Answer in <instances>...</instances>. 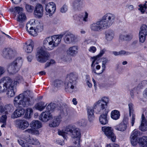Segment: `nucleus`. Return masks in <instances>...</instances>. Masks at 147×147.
Here are the masks:
<instances>
[{
    "mask_svg": "<svg viewBox=\"0 0 147 147\" xmlns=\"http://www.w3.org/2000/svg\"><path fill=\"white\" fill-rule=\"evenodd\" d=\"M147 35V26L143 24L141 27L139 32V40L140 42H144Z\"/></svg>",
    "mask_w": 147,
    "mask_h": 147,
    "instance_id": "nucleus-15",
    "label": "nucleus"
},
{
    "mask_svg": "<svg viewBox=\"0 0 147 147\" xmlns=\"http://www.w3.org/2000/svg\"><path fill=\"white\" fill-rule=\"evenodd\" d=\"M108 61V59L106 58H102V64H106Z\"/></svg>",
    "mask_w": 147,
    "mask_h": 147,
    "instance_id": "nucleus-61",
    "label": "nucleus"
},
{
    "mask_svg": "<svg viewBox=\"0 0 147 147\" xmlns=\"http://www.w3.org/2000/svg\"><path fill=\"white\" fill-rule=\"evenodd\" d=\"M23 139L25 140L29 144L32 145H36L40 144L38 139L35 138L31 137L29 136H28L23 137Z\"/></svg>",
    "mask_w": 147,
    "mask_h": 147,
    "instance_id": "nucleus-24",
    "label": "nucleus"
},
{
    "mask_svg": "<svg viewBox=\"0 0 147 147\" xmlns=\"http://www.w3.org/2000/svg\"><path fill=\"white\" fill-rule=\"evenodd\" d=\"M37 30V33L39 32L42 31L43 30V27L42 26H41L40 24H39L37 26L36 29Z\"/></svg>",
    "mask_w": 147,
    "mask_h": 147,
    "instance_id": "nucleus-56",
    "label": "nucleus"
},
{
    "mask_svg": "<svg viewBox=\"0 0 147 147\" xmlns=\"http://www.w3.org/2000/svg\"><path fill=\"white\" fill-rule=\"evenodd\" d=\"M95 60H93L91 65V69L92 73H94L96 75H100L102 74L104 71L105 69L106 66L105 64H102V69L101 70L99 71L100 68V66L99 65H97L95 66L96 64H97L98 63L96 62L95 63Z\"/></svg>",
    "mask_w": 147,
    "mask_h": 147,
    "instance_id": "nucleus-12",
    "label": "nucleus"
},
{
    "mask_svg": "<svg viewBox=\"0 0 147 147\" xmlns=\"http://www.w3.org/2000/svg\"><path fill=\"white\" fill-rule=\"evenodd\" d=\"M19 69L18 68L12 63L9 65L8 68V71L12 74H14L17 72Z\"/></svg>",
    "mask_w": 147,
    "mask_h": 147,
    "instance_id": "nucleus-30",
    "label": "nucleus"
},
{
    "mask_svg": "<svg viewBox=\"0 0 147 147\" xmlns=\"http://www.w3.org/2000/svg\"><path fill=\"white\" fill-rule=\"evenodd\" d=\"M78 123L80 126H85L86 125V121L84 119H82L78 121Z\"/></svg>",
    "mask_w": 147,
    "mask_h": 147,
    "instance_id": "nucleus-52",
    "label": "nucleus"
},
{
    "mask_svg": "<svg viewBox=\"0 0 147 147\" xmlns=\"http://www.w3.org/2000/svg\"><path fill=\"white\" fill-rule=\"evenodd\" d=\"M119 55H128L131 54L132 53L128 52V51H126L123 50H122L119 51Z\"/></svg>",
    "mask_w": 147,
    "mask_h": 147,
    "instance_id": "nucleus-49",
    "label": "nucleus"
},
{
    "mask_svg": "<svg viewBox=\"0 0 147 147\" xmlns=\"http://www.w3.org/2000/svg\"><path fill=\"white\" fill-rule=\"evenodd\" d=\"M34 46V43L31 40H29L25 43L23 47V49L28 53H31Z\"/></svg>",
    "mask_w": 147,
    "mask_h": 147,
    "instance_id": "nucleus-17",
    "label": "nucleus"
},
{
    "mask_svg": "<svg viewBox=\"0 0 147 147\" xmlns=\"http://www.w3.org/2000/svg\"><path fill=\"white\" fill-rule=\"evenodd\" d=\"M109 101L108 97L104 96L94 104V108L95 112L96 113L99 112L102 113L99 117L100 122L102 125H105L108 123L107 114L109 111L107 107Z\"/></svg>",
    "mask_w": 147,
    "mask_h": 147,
    "instance_id": "nucleus-2",
    "label": "nucleus"
},
{
    "mask_svg": "<svg viewBox=\"0 0 147 147\" xmlns=\"http://www.w3.org/2000/svg\"><path fill=\"white\" fill-rule=\"evenodd\" d=\"M53 118L52 115L49 111L43 112L39 116V119L43 122H46Z\"/></svg>",
    "mask_w": 147,
    "mask_h": 147,
    "instance_id": "nucleus-18",
    "label": "nucleus"
},
{
    "mask_svg": "<svg viewBox=\"0 0 147 147\" xmlns=\"http://www.w3.org/2000/svg\"><path fill=\"white\" fill-rule=\"evenodd\" d=\"M25 7L26 11L30 13L33 11L34 8L33 6L27 4H25Z\"/></svg>",
    "mask_w": 147,
    "mask_h": 147,
    "instance_id": "nucleus-46",
    "label": "nucleus"
},
{
    "mask_svg": "<svg viewBox=\"0 0 147 147\" xmlns=\"http://www.w3.org/2000/svg\"><path fill=\"white\" fill-rule=\"evenodd\" d=\"M67 6L65 5H63L60 9V11L62 13H65L67 11Z\"/></svg>",
    "mask_w": 147,
    "mask_h": 147,
    "instance_id": "nucleus-54",
    "label": "nucleus"
},
{
    "mask_svg": "<svg viewBox=\"0 0 147 147\" xmlns=\"http://www.w3.org/2000/svg\"><path fill=\"white\" fill-rule=\"evenodd\" d=\"M4 108L5 113H7L8 112H10L12 110L13 107L12 105H5Z\"/></svg>",
    "mask_w": 147,
    "mask_h": 147,
    "instance_id": "nucleus-47",
    "label": "nucleus"
},
{
    "mask_svg": "<svg viewBox=\"0 0 147 147\" xmlns=\"http://www.w3.org/2000/svg\"><path fill=\"white\" fill-rule=\"evenodd\" d=\"M139 6L140 7L139 9L140 10L141 12L142 13H144L145 10L146 8V4H144L143 5H141Z\"/></svg>",
    "mask_w": 147,
    "mask_h": 147,
    "instance_id": "nucleus-55",
    "label": "nucleus"
},
{
    "mask_svg": "<svg viewBox=\"0 0 147 147\" xmlns=\"http://www.w3.org/2000/svg\"><path fill=\"white\" fill-rule=\"evenodd\" d=\"M26 17L24 13H20L19 14L17 21L19 22H23L26 20Z\"/></svg>",
    "mask_w": 147,
    "mask_h": 147,
    "instance_id": "nucleus-41",
    "label": "nucleus"
},
{
    "mask_svg": "<svg viewBox=\"0 0 147 147\" xmlns=\"http://www.w3.org/2000/svg\"><path fill=\"white\" fill-rule=\"evenodd\" d=\"M77 36L70 32H66L65 34L64 40L65 42L67 44H70L75 42L78 40Z\"/></svg>",
    "mask_w": 147,
    "mask_h": 147,
    "instance_id": "nucleus-11",
    "label": "nucleus"
},
{
    "mask_svg": "<svg viewBox=\"0 0 147 147\" xmlns=\"http://www.w3.org/2000/svg\"><path fill=\"white\" fill-rule=\"evenodd\" d=\"M45 9L46 11L48 13L53 14L55 11V4L54 2H50L46 5Z\"/></svg>",
    "mask_w": 147,
    "mask_h": 147,
    "instance_id": "nucleus-20",
    "label": "nucleus"
},
{
    "mask_svg": "<svg viewBox=\"0 0 147 147\" xmlns=\"http://www.w3.org/2000/svg\"><path fill=\"white\" fill-rule=\"evenodd\" d=\"M102 131L109 138H110L111 140L114 142L116 140V137L113 132V129L110 127L104 126L102 127Z\"/></svg>",
    "mask_w": 147,
    "mask_h": 147,
    "instance_id": "nucleus-14",
    "label": "nucleus"
},
{
    "mask_svg": "<svg viewBox=\"0 0 147 147\" xmlns=\"http://www.w3.org/2000/svg\"><path fill=\"white\" fill-rule=\"evenodd\" d=\"M18 142L22 147H32L31 146L27 143H25L23 140L21 139L18 140Z\"/></svg>",
    "mask_w": 147,
    "mask_h": 147,
    "instance_id": "nucleus-42",
    "label": "nucleus"
},
{
    "mask_svg": "<svg viewBox=\"0 0 147 147\" xmlns=\"http://www.w3.org/2000/svg\"><path fill=\"white\" fill-rule=\"evenodd\" d=\"M94 111H95L94 107L93 109L90 108L88 109L87 110L88 117L90 121H92L94 118V116L93 113Z\"/></svg>",
    "mask_w": 147,
    "mask_h": 147,
    "instance_id": "nucleus-33",
    "label": "nucleus"
},
{
    "mask_svg": "<svg viewBox=\"0 0 147 147\" xmlns=\"http://www.w3.org/2000/svg\"><path fill=\"white\" fill-rule=\"evenodd\" d=\"M5 72V68L3 67L0 66V76Z\"/></svg>",
    "mask_w": 147,
    "mask_h": 147,
    "instance_id": "nucleus-59",
    "label": "nucleus"
},
{
    "mask_svg": "<svg viewBox=\"0 0 147 147\" xmlns=\"http://www.w3.org/2000/svg\"><path fill=\"white\" fill-rule=\"evenodd\" d=\"M115 16L111 13L105 15L99 21L90 25L91 30L97 31L101 29H107L110 27L114 23Z\"/></svg>",
    "mask_w": 147,
    "mask_h": 147,
    "instance_id": "nucleus-3",
    "label": "nucleus"
},
{
    "mask_svg": "<svg viewBox=\"0 0 147 147\" xmlns=\"http://www.w3.org/2000/svg\"><path fill=\"white\" fill-rule=\"evenodd\" d=\"M114 33L113 30H108L105 32V38L108 41L111 40L113 38Z\"/></svg>",
    "mask_w": 147,
    "mask_h": 147,
    "instance_id": "nucleus-31",
    "label": "nucleus"
},
{
    "mask_svg": "<svg viewBox=\"0 0 147 147\" xmlns=\"http://www.w3.org/2000/svg\"><path fill=\"white\" fill-rule=\"evenodd\" d=\"M139 142L142 147H147V137L143 136L140 138L139 140Z\"/></svg>",
    "mask_w": 147,
    "mask_h": 147,
    "instance_id": "nucleus-36",
    "label": "nucleus"
},
{
    "mask_svg": "<svg viewBox=\"0 0 147 147\" xmlns=\"http://www.w3.org/2000/svg\"><path fill=\"white\" fill-rule=\"evenodd\" d=\"M16 55V51L9 48L5 49L3 51L2 55L6 59H11L14 57Z\"/></svg>",
    "mask_w": 147,
    "mask_h": 147,
    "instance_id": "nucleus-16",
    "label": "nucleus"
},
{
    "mask_svg": "<svg viewBox=\"0 0 147 147\" xmlns=\"http://www.w3.org/2000/svg\"><path fill=\"white\" fill-rule=\"evenodd\" d=\"M144 95L147 98V88H146L143 92Z\"/></svg>",
    "mask_w": 147,
    "mask_h": 147,
    "instance_id": "nucleus-64",
    "label": "nucleus"
},
{
    "mask_svg": "<svg viewBox=\"0 0 147 147\" xmlns=\"http://www.w3.org/2000/svg\"><path fill=\"white\" fill-rule=\"evenodd\" d=\"M58 132L59 135L62 136L65 138H66V136L67 134L70 135L73 138H76V141H75L74 143V144L78 143L79 145L81 132L80 130L75 126L72 125H68L62 130H59Z\"/></svg>",
    "mask_w": 147,
    "mask_h": 147,
    "instance_id": "nucleus-4",
    "label": "nucleus"
},
{
    "mask_svg": "<svg viewBox=\"0 0 147 147\" xmlns=\"http://www.w3.org/2000/svg\"><path fill=\"white\" fill-rule=\"evenodd\" d=\"M73 6L75 10H80L83 6V0H75L73 3Z\"/></svg>",
    "mask_w": 147,
    "mask_h": 147,
    "instance_id": "nucleus-27",
    "label": "nucleus"
},
{
    "mask_svg": "<svg viewBox=\"0 0 147 147\" xmlns=\"http://www.w3.org/2000/svg\"><path fill=\"white\" fill-rule=\"evenodd\" d=\"M138 90L137 87H136L130 90V94L132 98H133L134 97V94L137 92V91Z\"/></svg>",
    "mask_w": 147,
    "mask_h": 147,
    "instance_id": "nucleus-53",
    "label": "nucleus"
},
{
    "mask_svg": "<svg viewBox=\"0 0 147 147\" xmlns=\"http://www.w3.org/2000/svg\"><path fill=\"white\" fill-rule=\"evenodd\" d=\"M23 61L22 58L19 57L14 61L12 63L19 69L22 65Z\"/></svg>",
    "mask_w": 147,
    "mask_h": 147,
    "instance_id": "nucleus-34",
    "label": "nucleus"
},
{
    "mask_svg": "<svg viewBox=\"0 0 147 147\" xmlns=\"http://www.w3.org/2000/svg\"><path fill=\"white\" fill-rule=\"evenodd\" d=\"M139 128L140 130L143 131L147 130V121L143 114L142 115L141 123Z\"/></svg>",
    "mask_w": 147,
    "mask_h": 147,
    "instance_id": "nucleus-28",
    "label": "nucleus"
},
{
    "mask_svg": "<svg viewBox=\"0 0 147 147\" xmlns=\"http://www.w3.org/2000/svg\"><path fill=\"white\" fill-rule=\"evenodd\" d=\"M11 79L8 77L2 78L0 81V93L4 92L6 90L7 87L9 86Z\"/></svg>",
    "mask_w": 147,
    "mask_h": 147,
    "instance_id": "nucleus-13",
    "label": "nucleus"
},
{
    "mask_svg": "<svg viewBox=\"0 0 147 147\" xmlns=\"http://www.w3.org/2000/svg\"><path fill=\"white\" fill-rule=\"evenodd\" d=\"M16 124L19 128L22 129L27 128L29 126V123L24 120H18L16 122Z\"/></svg>",
    "mask_w": 147,
    "mask_h": 147,
    "instance_id": "nucleus-22",
    "label": "nucleus"
},
{
    "mask_svg": "<svg viewBox=\"0 0 147 147\" xmlns=\"http://www.w3.org/2000/svg\"><path fill=\"white\" fill-rule=\"evenodd\" d=\"M145 86H147V80H144L141 81L137 86V88L138 90L142 89Z\"/></svg>",
    "mask_w": 147,
    "mask_h": 147,
    "instance_id": "nucleus-40",
    "label": "nucleus"
},
{
    "mask_svg": "<svg viewBox=\"0 0 147 147\" xmlns=\"http://www.w3.org/2000/svg\"><path fill=\"white\" fill-rule=\"evenodd\" d=\"M5 111V110L2 105L0 104V112L2 113Z\"/></svg>",
    "mask_w": 147,
    "mask_h": 147,
    "instance_id": "nucleus-62",
    "label": "nucleus"
},
{
    "mask_svg": "<svg viewBox=\"0 0 147 147\" xmlns=\"http://www.w3.org/2000/svg\"><path fill=\"white\" fill-rule=\"evenodd\" d=\"M63 34L54 35L48 37L44 40L43 46L45 50L50 51L57 46L61 42Z\"/></svg>",
    "mask_w": 147,
    "mask_h": 147,
    "instance_id": "nucleus-5",
    "label": "nucleus"
},
{
    "mask_svg": "<svg viewBox=\"0 0 147 147\" xmlns=\"http://www.w3.org/2000/svg\"><path fill=\"white\" fill-rule=\"evenodd\" d=\"M106 147H119V146L117 144H113L111 145H107Z\"/></svg>",
    "mask_w": 147,
    "mask_h": 147,
    "instance_id": "nucleus-60",
    "label": "nucleus"
},
{
    "mask_svg": "<svg viewBox=\"0 0 147 147\" xmlns=\"http://www.w3.org/2000/svg\"><path fill=\"white\" fill-rule=\"evenodd\" d=\"M129 110V114L130 116H131V115L132 116L131 118V126H133L135 123V115L133 113L134 111V106L133 104L131 103H129L128 105Z\"/></svg>",
    "mask_w": 147,
    "mask_h": 147,
    "instance_id": "nucleus-23",
    "label": "nucleus"
},
{
    "mask_svg": "<svg viewBox=\"0 0 147 147\" xmlns=\"http://www.w3.org/2000/svg\"><path fill=\"white\" fill-rule=\"evenodd\" d=\"M15 12L18 13V14L22 13L23 9L22 7H16L14 8Z\"/></svg>",
    "mask_w": 147,
    "mask_h": 147,
    "instance_id": "nucleus-50",
    "label": "nucleus"
},
{
    "mask_svg": "<svg viewBox=\"0 0 147 147\" xmlns=\"http://www.w3.org/2000/svg\"><path fill=\"white\" fill-rule=\"evenodd\" d=\"M50 54L44 50L42 47L37 48L36 53V58L37 60L41 63L45 62L49 58Z\"/></svg>",
    "mask_w": 147,
    "mask_h": 147,
    "instance_id": "nucleus-7",
    "label": "nucleus"
},
{
    "mask_svg": "<svg viewBox=\"0 0 147 147\" xmlns=\"http://www.w3.org/2000/svg\"><path fill=\"white\" fill-rule=\"evenodd\" d=\"M78 47L77 46L74 45L69 47L67 51V54L72 56H74L78 53Z\"/></svg>",
    "mask_w": 147,
    "mask_h": 147,
    "instance_id": "nucleus-25",
    "label": "nucleus"
},
{
    "mask_svg": "<svg viewBox=\"0 0 147 147\" xmlns=\"http://www.w3.org/2000/svg\"><path fill=\"white\" fill-rule=\"evenodd\" d=\"M7 119V116L6 115H3L1 117H0V122H2L3 123L1 125L2 127H5L6 124L5 123Z\"/></svg>",
    "mask_w": 147,
    "mask_h": 147,
    "instance_id": "nucleus-44",
    "label": "nucleus"
},
{
    "mask_svg": "<svg viewBox=\"0 0 147 147\" xmlns=\"http://www.w3.org/2000/svg\"><path fill=\"white\" fill-rule=\"evenodd\" d=\"M77 78L78 75L76 73H71L67 75L64 84L66 92L71 93L73 92Z\"/></svg>",
    "mask_w": 147,
    "mask_h": 147,
    "instance_id": "nucleus-6",
    "label": "nucleus"
},
{
    "mask_svg": "<svg viewBox=\"0 0 147 147\" xmlns=\"http://www.w3.org/2000/svg\"><path fill=\"white\" fill-rule=\"evenodd\" d=\"M45 105L44 102H41L36 104L35 107L36 109L42 111L45 107Z\"/></svg>",
    "mask_w": 147,
    "mask_h": 147,
    "instance_id": "nucleus-39",
    "label": "nucleus"
},
{
    "mask_svg": "<svg viewBox=\"0 0 147 147\" xmlns=\"http://www.w3.org/2000/svg\"><path fill=\"white\" fill-rule=\"evenodd\" d=\"M105 51L106 50L105 49H103L101 50L100 51L99 54L96 57H91L92 59H93L94 60H95V61H96V60H98V58H99L100 57H101L105 53Z\"/></svg>",
    "mask_w": 147,
    "mask_h": 147,
    "instance_id": "nucleus-45",
    "label": "nucleus"
},
{
    "mask_svg": "<svg viewBox=\"0 0 147 147\" xmlns=\"http://www.w3.org/2000/svg\"><path fill=\"white\" fill-rule=\"evenodd\" d=\"M88 16V14L87 13L85 12L82 15L80 16V17H78L76 20V23L78 25H80L83 23L82 21L87 22Z\"/></svg>",
    "mask_w": 147,
    "mask_h": 147,
    "instance_id": "nucleus-26",
    "label": "nucleus"
},
{
    "mask_svg": "<svg viewBox=\"0 0 147 147\" xmlns=\"http://www.w3.org/2000/svg\"><path fill=\"white\" fill-rule=\"evenodd\" d=\"M29 34L34 36L37 35V31L36 29L35 28H32L30 29L29 31H28Z\"/></svg>",
    "mask_w": 147,
    "mask_h": 147,
    "instance_id": "nucleus-48",
    "label": "nucleus"
},
{
    "mask_svg": "<svg viewBox=\"0 0 147 147\" xmlns=\"http://www.w3.org/2000/svg\"><path fill=\"white\" fill-rule=\"evenodd\" d=\"M88 51L90 52L94 53L96 51V48L94 46H92L90 47Z\"/></svg>",
    "mask_w": 147,
    "mask_h": 147,
    "instance_id": "nucleus-58",
    "label": "nucleus"
},
{
    "mask_svg": "<svg viewBox=\"0 0 147 147\" xmlns=\"http://www.w3.org/2000/svg\"><path fill=\"white\" fill-rule=\"evenodd\" d=\"M63 84L62 82L59 80H56L53 83L54 86L57 88L61 87Z\"/></svg>",
    "mask_w": 147,
    "mask_h": 147,
    "instance_id": "nucleus-43",
    "label": "nucleus"
},
{
    "mask_svg": "<svg viewBox=\"0 0 147 147\" xmlns=\"http://www.w3.org/2000/svg\"><path fill=\"white\" fill-rule=\"evenodd\" d=\"M127 127L126 124L122 122L119 125L115 127V129L118 131H125Z\"/></svg>",
    "mask_w": 147,
    "mask_h": 147,
    "instance_id": "nucleus-32",
    "label": "nucleus"
},
{
    "mask_svg": "<svg viewBox=\"0 0 147 147\" xmlns=\"http://www.w3.org/2000/svg\"><path fill=\"white\" fill-rule=\"evenodd\" d=\"M58 107L57 104L53 103H51L49 104L46 107L47 110L50 112L53 111L54 109Z\"/></svg>",
    "mask_w": 147,
    "mask_h": 147,
    "instance_id": "nucleus-37",
    "label": "nucleus"
},
{
    "mask_svg": "<svg viewBox=\"0 0 147 147\" xmlns=\"http://www.w3.org/2000/svg\"><path fill=\"white\" fill-rule=\"evenodd\" d=\"M59 115L54 117L50 121L49 126L51 127H56L59 125L61 121V119L65 116V113L63 110L61 109L58 110Z\"/></svg>",
    "mask_w": 147,
    "mask_h": 147,
    "instance_id": "nucleus-8",
    "label": "nucleus"
},
{
    "mask_svg": "<svg viewBox=\"0 0 147 147\" xmlns=\"http://www.w3.org/2000/svg\"><path fill=\"white\" fill-rule=\"evenodd\" d=\"M30 126L32 128L26 129L24 131L25 132L33 135L39 134V131L36 129L40 128L42 127V124L40 121L38 120L32 121L30 124Z\"/></svg>",
    "mask_w": 147,
    "mask_h": 147,
    "instance_id": "nucleus-9",
    "label": "nucleus"
},
{
    "mask_svg": "<svg viewBox=\"0 0 147 147\" xmlns=\"http://www.w3.org/2000/svg\"><path fill=\"white\" fill-rule=\"evenodd\" d=\"M140 135V132L136 129L134 130L130 136L131 142L133 146H136L137 143V138Z\"/></svg>",
    "mask_w": 147,
    "mask_h": 147,
    "instance_id": "nucleus-21",
    "label": "nucleus"
},
{
    "mask_svg": "<svg viewBox=\"0 0 147 147\" xmlns=\"http://www.w3.org/2000/svg\"><path fill=\"white\" fill-rule=\"evenodd\" d=\"M34 103L32 93L29 90H27L15 97L14 104L15 106L19 108L16 109L11 115V117L15 118L23 115L25 113V109L22 107H27Z\"/></svg>",
    "mask_w": 147,
    "mask_h": 147,
    "instance_id": "nucleus-1",
    "label": "nucleus"
},
{
    "mask_svg": "<svg viewBox=\"0 0 147 147\" xmlns=\"http://www.w3.org/2000/svg\"><path fill=\"white\" fill-rule=\"evenodd\" d=\"M33 111L31 108H28L26 109L24 117L26 118L30 119L32 115Z\"/></svg>",
    "mask_w": 147,
    "mask_h": 147,
    "instance_id": "nucleus-38",
    "label": "nucleus"
},
{
    "mask_svg": "<svg viewBox=\"0 0 147 147\" xmlns=\"http://www.w3.org/2000/svg\"><path fill=\"white\" fill-rule=\"evenodd\" d=\"M17 80L19 81H23V79L22 77L21 76H19L17 77Z\"/></svg>",
    "mask_w": 147,
    "mask_h": 147,
    "instance_id": "nucleus-63",
    "label": "nucleus"
},
{
    "mask_svg": "<svg viewBox=\"0 0 147 147\" xmlns=\"http://www.w3.org/2000/svg\"><path fill=\"white\" fill-rule=\"evenodd\" d=\"M33 24V22H31H31H30L26 24V30L27 31H29L30 29L33 28L32 26Z\"/></svg>",
    "mask_w": 147,
    "mask_h": 147,
    "instance_id": "nucleus-51",
    "label": "nucleus"
},
{
    "mask_svg": "<svg viewBox=\"0 0 147 147\" xmlns=\"http://www.w3.org/2000/svg\"><path fill=\"white\" fill-rule=\"evenodd\" d=\"M55 62L54 60H51L49 62H47L46 63L45 67V68H46L49 67L51 65L55 63Z\"/></svg>",
    "mask_w": 147,
    "mask_h": 147,
    "instance_id": "nucleus-57",
    "label": "nucleus"
},
{
    "mask_svg": "<svg viewBox=\"0 0 147 147\" xmlns=\"http://www.w3.org/2000/svg\"><path fill=\"white\" fill-rule=\"evenodd\" d=\"M133 34L132 33H129L127 34L121 35H120V39L123 41H129L132 38Z\"/></svg>",
    "mask_w": 147,
    "mask_h": 147,
    "instance_id": "nucleus-29",
    "label": "nucleus"
},
{
    "mask_svg": "<svg viewBox=\"0 0 147 147\" xmlns=\"http://www.w3.org/2000/svg\"><path fill=\"white\" fill-rule=\"evenodd\" d=\"M17 83V81H12L11 79L9 86H8L6 90L7 94L9 97H12L15 95V93L17 91L16 87Z\"/></svg>",
    "mask_w": 147,
    "mask_h": 147,
    "instance_id": "nucleus-10",
    "label": "nucleus"
},
{
    "mask_svg": "<svg viewBox=\"0 0 147 147\" xmlns=\"http://www.w3.org/2000/svg\"><path fill=\"white\" fill-rule=\"evenodd\" d=\"M120 116L119 112L117 110L113 111L111 113V117L112 118L115 120L118 119Z\"/></svg>",
    "mask_w": 147,
    "mask_h": 147,
    "instance_id": "nucleus-35",
    "label": "nucleus"
},
{
    "mask_svg": "<svg viewBox=\"0 0 147 147\" xmlns=\"http://www.w3.org/2000/svg\"><path fill=\"white\" fill-rule=\"evenodd\" d=\"M43 9L42 5L38 4L36 5L34 14L35 17L36 18H41L43 15Z\"/></svg>",
    "mask_w": 147,
    "mask_h": 147,
    "instance_id": "nucleus-19",
    "label": "nucleus"
}]
</instances>
